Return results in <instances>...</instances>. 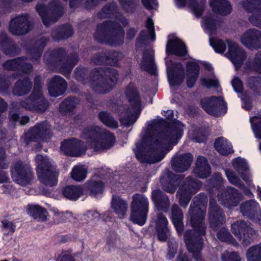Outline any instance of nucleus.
<instances>
[{"instance_id":"obj_56","label":"nucleus","mask_w":261,"mask_h":261,"mask_svg":"<svg viewBox=\"0 0 261 261\" xmlns=\"http://www.w3.org/2000/svg\"><path fill=\"white\" fill-rule=\"evenodd\" d=\"M200 81L201 84L207 88H210L211 87L217 88L218 86V82L216 80L201 78Z\"/></svg>"},{"instance_id":"obj_60","label":"nucleus","mask_w":261,"mask_h":261,"mask_svg":"<svg viewBox=\"0 0 261 261\" xmlns=\"http://www.w3.org/2000/svg\"><path fill=\"white\" fill-rule=\"evenodd\" d=\"M232 85L237 92H241L243 89L242 82L238 77H234L232 81Z\"/></svg>"},{"instance_id":"obj_23","label":"nucleus","mask_w":261,"mask_h":261,"mask_svg":"<svg viewBox=\"0 0 261 261\" xmlns=\"http://www.w3.org/2000/svg\"><path fill=\"white\" fill-rule=\"evenodd\" d=\"M67 88L65 80L60 76L56 75L51 78L48 83V89L51 96L57 97L63 94Z\"/></svg>"},{"instance_id":"obj_5","label":"nucleus","mask_w":261,"mask_h":261,"mask_svg":"<svg viewBox=\"0 0 261 261\" xmlns=\"http://www.w3.org/2000/svg\"><path fill=\"white\" fill-rule=\"evenodd\" d=\"M129 106L119 107L116 111L119 117L121 123L125 126L133 125L138 118L141 111L140 96L135 85L130 84L124 91Z\"/></svg>"},{"instance_id":"obj_6","label":"nucleus","mask_w":261,"mask_h":261,"mask_svg":"<svg viewBox=\"0 0 261 261\" xmlns=\"http://www.w3.org/2000/svg\"><path fill=\"white\" fill-rule=\"evenodd\" d=\"M91 87L99 93L109 92L116 84L118 74L116 70L112 68L100 69H95L91 73Z\"/></svg>"},{"instance_id":"obj_13","label":"nucleus","mask_w":261,"mask_h":261,"mask_svg":"<svg viewBox=\"0 0 261 261\" xmlns=\"http://www.w3.org/2000/svg\"><path fill=\"white\" fill-rule=\"evenodd\" d=\"M13 180L18 184L25 186L29 184L33 178V171L27 165H23L21 162H16L12 168Z\"/></svg>"},{"instance_id":"obj_12","label":"nucleus","mask_w":261,"mask_h":261,"mask_svg":"<svg viewBox=\"0 0 261 261\" xmlns=\"http://www.w3.org/2000/svg\"><path fill=\"white\" fill-rule=\"evenodd\" d=\"M203 109L209 114L218 117L227 111V103L221 96H211L201 101Z\"/></svg>"},{"instance_id":"obj_39","label":"nucleus","mask_w":261,"mask_h":261,"mask_svg":"<svg viewBox=\"0 0 261 261\" xmlns=\"http://www.w3.org/2000/svg\"><path fill=\"white\" fill-rule=\"evenodd\" d=\"M259 207V204L254 200H249L242 203L240 206L243 215L249 217Z\"/></svg>"},{"instance_id":"obj_46","label":"nucleus","mask_w":261,"mask_h":261,"mask_svg":"<svg viewBox=\"0 0 261 261\" xmlns=\"http://www.w3.org/2000/svg\"><path fill=\"white\" fill-rule=\"evenodd\" d=\"M76 100L75 98L70 97L63 101L60 105L61 112L65 113L71 111L76 107Z\"/></svg>"},{"instance_id":"obj_53","label":"nucleus","mask_w":261,"mask_h":261,"mask_svg":"<svg viewBox=\"0 0 261 261\" xmlns=\"http://www.w3.org/2000/svg\"><path fill=\"white\" fill-rule=\"evenodd\" d=\"M251 69L257 72L261 73V51L256 55L254 62L252 63Z\"/></svg>"},{"instance_id":"obj_41","label":"nucleus","mask_w":261,"mask_h":261,"mask_svg":"<svg viewBox=\"0 0 261 261\" xmlns=\"http://www.w3.org/2000/svg\"><path fill=\"white\" fill-rule=\"evenodd\" d=\"M247 261H261V244L250 247L246 253Z\"/></svg>"},{"instance_id":"obj_22","label":"nucleus","mask_w":261,"mask_h":261,"mask_svg":"<svg viewBox=\"0 0 261 261\" xmlns=\"http://www.w3.org/2000/svg\"><path fill=\"white\" fill-rule=\"evenodd\" d=\"M193 155L188 153L175 156L172 160V168L177 172H183L191 166Z\"/></svg>"},{"instance_id":"obj_49","label":"nucleus","mask_w":261,"mask_h":261,"mask_svg":"<svg viewBox=\"0 0 261 261\" xmlns=\"http://www.w3.org/2000/svg\"><path fill=\"white\" fill-rule=\"evenodd\" d=\"M250 122L255 137L261 139V117H254L251 119Z\"/></svg>"},{"instance_id":"obj_63","label":"nucleus","mask_w":261,"mask_h":261,"mask_svg":"<svg viewBox=\"0 0 261 261\" xmlns=\"http://www.w3.org/2000/svg\"><path fill=\"white\" fill-rule=\"evenodd\" d=\"M111 9L110 7L106 6L105 7L102 11L99 13L98 17L100 18H102L107 17H109V15L111 13Z\"/></svg>"},{"instance_id":"obj_9","label":"nucleus","mask_w":261,"mask_h":261,"mask_svg":"<svg viewBox=\"0 0 261 261\" xmlns=\"http://www.w3.org/2000/svg\"><path fill=\"white\" fill-rule=\"evenodd\" d=\"M148 200L143 195L136 194L133 197L130 219L133 223L143 225L148 211Z\"/></svg>"},{"instance_id":"obj_61","label":"nucleus","mask_w":261,"mask_h":261,"mask_svg":"<svg viewBox=\"0 0 261 261\" xmlns=\"http://www.w3.org/2000/svg\"><path fill=\"white\" fill-rule=\"evenodd\" d=\"M6 155L3 149H0V169H6L8 167V164L5 162Z\"/></svg>"},{"instance_id":"obj_44","label":"nucleus","mask_w":261,"mask_h":261,"mask_svg":"<svg viewBox=\"0 0 261 261\" xmlns=\"http://www.w3.org/2000/svg\"><path fill=\"white\" fill-rule=\"evenodd\" d=\"M87 188L90 194L95 196L98 194L102 193L104 186L100 181H90L88 184Z\"/></svg>"},{"instance_id":"obj_52","label":"nucleus","mask_w":261,"mask_h":261,"mask_svg":"<svg viewBox=\"0 0 261 261\" xmlns=\"http://www.w3.org/2000/svg\"><path fill=\"white\" fill-rule=\"evenodd\" d=\"M225 173L228 179L231 184L237 186H241L240 180L237 176H236L232 171L229 170H226L225 171Z\"/></svg>"},{"instance_id":"obj_51","label":"nucleus","mask_w":261,"mask_h":261,"mask_svg":"<svg viewBox=\"0 0 261 261\" xmlns=\"http://www.w3.org/2000/svg\"><path fill=\"white\" fill-rule=\"evenodd\" d=\"M222 261H240V257L236 252L225 251L221 255Z\"/></svg>"},{"instance_id":"obj_2","label":"nucleus","mask_w":261,"mask_h":261,"mask_svg":"<svg viewBox=\"0 0 261 261\" xmlns=\"http://www.w3.org/2000/svg\"><path fill=\"white\" fill-rule=\"evenodd\" d=\"M81 137L86 141V144L74 138L65 140L61 145L62 151L68 155L79 156L88 148L98 152L109 149L116 141L114 134L95 125H90L84 129Z\"/></svg>"},{"instance_id":"obj_50","label":"nucleus","mask_w":261,"mask_h":261,"mask_svg":"<svg viewBox=\"0 0 261 261\" xmlns=\"http://www.w3.org/2000/svg\"><path fill=\"white\" fill-rule=\"evenodd\" d=\"M211 44L217 53H223L226 50V42L221 39H215L211 40Z\"/></svg>"},{"instance_id":"obj_55","label":"nucleus","mask_w":261,"mask_h":261,"mask_svg":"<svg viewBox=\"0 0 261 261\" xmlns=\"http://www.w3.org/2000/svg\"><path fill=\"white\" fill-rule=\"evenodd\" d=\"M162 197L164 198L165 203L166 205H169V199L168 197L166 196H164L160 190H157L152 192L153 199L159 203H160V198Z\"/></svg>"},{"instance_id":"obj_29","label":"nucleus","mask_w":261,"mask_h":261,"mask_svg":"<svg viewBox=\"0 0 261 261\" xmlns=\"http://www.w3.org/2000/svg\"><path fill=\"white\" fill-rule=\"evenodd\" d=\"M194 173L201 178H206L211 173V167L205 158L199 156L196 161Z\"/></svg>"},{"instance_id":"obj_8","label":"nucleus","mask_w":261,"mask_h":261,"mask_svg":"<svg viewBox=\"0 0 261 261\" xmlns=\"http://www.w3.org/2000/svg\"><path fill=\"white\" fill-rule=\"evenodd\" d=\"M41 77L37 76L35 78V84L33 91L30 97L20 102L22 107L29 110L36 111L38 112H44L48 105L42 96L41 91Z\"/></svg>"},{"instance_id":"obj_54","label":"nucleus","mask_w":261,"mask_h":261,"mask_svg":"<svg viewBox=\"0 0 261 261\" xmlns=\"http://www.w3.org/2000/svg\"><path fill=\"white\" fill-rule=\"evenodd\" d=\"M233 165L240 174L242 173L243 171H245L247 169V164L241 159H236L234 161Z\"/></svg>"},{"instance_id":"obj_32","label":"nucleus","mask_w":261,"mask_h":261,"mask_svg":"<svg viewBox=\"0 0 261 261\" xmlns=\"http://www.w3.org/2000/svg\"><path fill=\"white\" fill-rule=\"evenodd\" d=\"M111 207L119 218H122L126 215L127 204L119 197L113 196L111 202Z\"/></svg>"},{"instance_id":"obj_18","label":"nucleus","mask_w":261,"mask_h":261,"mask_svg":"<svg viewBox=\"0 0 261 261\" xmlns=\"http://www.w3.org/2000/svg\"><path fill=\"white\" fill-rule=\"evenodd\" d=\"M228 45V57L237 67H240L246 58V55L243 49L240 48L238 45L230 41L226 40Z\"/></svg>"},{"instance_id":"obj_62","label":"nucleus","mask_w":261,"mask_h":261,"mask_svg":"<svg viewBox=\"0 0 261 261\" xmlns=\"http://www.w3.org/2000/svg\"><path fill=\"white\" fill-rule=\"evenodd\" d=\"M47 41V40L46 38H41V43H40V47L39 48V50L36 51L35 53L34 54V57L33 58L32 60H37L39 59L41 55L42 50L45 45V43Z\"/></svg>"},{"instance_id":"obj_27","label":"nucleus","mask_w":261,"mask_h":261,"mask_svg":"<svg viewBox=\"0 0 261 261\" xmlns=\"http://www.w3.org/2000/svg\"><path fill=\"white\" fill-rule=\"evenodd\" d=\"M187 85L191 88L195 85L199 74L200 67L195 61L187 63Z\"/></svg>"},{"instance_id":"obj_58","label":"nucleus","mask_w":261,"mask_h":261,"mask_svg":"<svg viewBox=\"0 0 261 261\" xmlns=\"http://www.w3.org/2000/svg\"><path fill=\"white\" fill-rule=\"evenodd\" d=\"M146 27L147 28L149 35L152 40H154L155 38V32L153 22L152 20L148 18L146 21Z\"/></svg>"},{"instance_id":"obj_40","label":"nucleus","mask_w":261,"mask_h":261,"mask_svg":"<svg viewBox=\"0 0 261 261\" xmlns=\"http://www.w3.org/2000/svg\"><path fill=\"white\" fill-rule=\"evenodd\" d=\"M177 67L181 71V74L168 73V81L170 84L172 86L179 85L181 84L185 79L184 68L181 63L176 64Z\"/></svg>"},{"instance_id":"obj_47","label":"nucleus","mask_w":261,"mask_h":261,"mask_svg":"<svg viewBox=\"0 0 261 261\" xmlns=\"http://www.w3.org/2000/svg\"><path fill=\"white\" fill-rule=\"evenodd\" d=\"M190 2V7L195 15L199 17L202 14L205 8V2L201 1L199 3L195 0H189Z\"/></svg>"},{"instance_id":"obj_19","label":"nucleus","mask_w":261,"mask_h":261,"mask_svg":"<svg viewBox=\"0 0 261 261\" xmlns=\"http://www.w3.org/2000/svg\"><path fill=\"white\" fill-rule=\"evenodd\" d=\"M242 43L249 48H258L261 47V33L255 29L246 31L241 37Z\"/></svg>"},{"instance_id":"obj_34","label":"nucleus","mask_w":261,"mask_h":261,"mask_svg":"<svg viewBox=\"0 0 261 261\" xmlns=\"http://www.w3.org/2000/svg\"><path fill=\"white\" fill-rule=\"evenodd\" d=\"M32 87V84L28 77H24L23 80H19L16 83L13 93L15 95H22L29 93Z\"/></svg>"},{"instance_id":"obj_64","label":"nucleus","mask_w":261,"mask_h":261,"mask_svg":"<svg viewBox=\"0 0 261 261\" xmlns=\"http://www.w3.org/2000/svg\"><path fill=\"white\" fill-rule=\"evenodd\" d=\"M119 2L122 7L127 11H128L127 7H131L133 4V0H119Z\"/></svg>"},{"instance_id":"obj_33","label":"nucleus","mask_w":261,"mask_h":261,"mask_svg":"<svg viewBox=\"0 0 261 261\" xmlns=\"http://www.w3.org/2000/svg\"><path fill=\"white\" fill-rule=\"evenodd\" d=\"M214 146L215 149L222 155H227L233 152L231 143L223 137L216 139Z\"/></svg>"},{"instance_id":"obj_43","label":"nucleus","mask_w":261,"mask_h":261,"mask_svg":"<svg viewBox=\"0 0 261 261\" xmlns=\"http://www.w3.org/2000/svg\"><path fill=\"white\" fill-rule=\"evenodd\" d=\"M100 121L109 127L116 128L118 126V122L108 113L101 112L99 114Z\"/></svg>"},{"instance_id":"obj_26","label":"nucleus","mask_w":261,"mask_h":261,"mask_svg":"<svg viewBox=\"0 0 261 261\" xmlns=\"http://www.w3.org/2000/svg\"><path fill=\"white\" fill-rule=\"evenodd\" d=\"M166 51L169 54L180 57L186 55L188 52L185 44L178 39H171L168 42Z\"/></svg>"},{"instance_id":"obj_42","label":"nucleus","mask_w":261,"mask_h":261,"mask_svg":"<svg viewBox=\"0 0 261 261\" xmlns=\"http://www.w3.org/2000/svg\"><path fill=\"white\" fill-rule=\"evenodd\" d=\"M72 29L70 25L66 24L60 29L59 32H54L53 37L55 40L67 38L72 35Z\"/></svg>"},{"instance_id":"obj_1","label":"nucleus","mask_w":261,"mask_h":261,"mask_svg":"<svg viewBox=\"0 0 261 261\" xmlns=\"http://www.w3.org/2000/svg\"><path fill=\"white\" fill-rule=\"evenodd\" d=\"M184 125L179 122L170 132L155 134L151 129H147L143 134L140 142L134 149L137 159L142 163H154L161 161L169 151V145L182 136Z\"/></svg>"},{"instance_id":"obj_28","label":"nucleus","mask_w":261,"mask_h":261,"mask_svg":"<svg viewBox=\"0 0 261 261\" xmlns=\"http://www.w3.org/2000/svg\"><path fill=\"white\" fill-rule=\"evenodd\" d=\"M168 222L167 218L162 214L158 215L156 220V231L160 241L165 242L167 239L169 233Z\"/></svg>"},{"instance_id":"obj_45","label":"nucleus","mask_w":261,"mask_h":261,"mask_svg":"<svg viewBox=\"0 0 261 261\" xmlns=\"http://www.w3.org/2000/svg\"><path fill=\"white\" fill-rule=\"evenodd\" d=\"M217 238L222 242H228L236 245L238 244L237 241L232 238L230 233L224 227L222 228L217 233Z\"/></svg>"},{"instance_id":"obj_24","label":"nucleus","mask_w":261,"mask_h":261,"mask_svg":"<svg viewBox=\"0 0 261 261\" xmlns=\"http://www.w3.org/2000/svg\"><path fill=\"white\" fill-rule=\"evenodd\" d=\"M180 180V179L178 175L173 174L169 171H166L165 174L161 178L163 189L166 192L170 193L175 192Z\"/></svg>"},{"instance_id":"obj_15","label":"nucleus","mask_w":261,"mask_h":261,"mask_svg":"<svg viewBox=\"0 0 261 261\" xmlns=\"http://www.w3.org/2000/svg\"><path fill=\"white\" fill-rule=\"evenodd\" d=\"M241 5L246 11L252 13L249 17L250 22L261 28V0H245Z\"/></svg>"},{"instance_id":"obj_35","label":"nucleus","mask_w":261,"mask_h":261,"mask_svg":"<svg viewBox=\"0 0 261 261\" xmlns=\"http://www.w3.org/2000/svg\"><path fill=\"white\" fill-rule=\"evenodd\" d=\"M28 213L34 219L44 221L46 219L47 211L38 205H28Z\"/></svg>"},{"instance_id":"obj_10","label":"nucleus","mask_w":261,"mask_h":261,"mask_svg":"<svg viewBox=\"0 0 261 261\" xmlns=\"http://www.w3.org/2000/svg\"><path fill=\"white\" fill-rule=\"evenodd\" d=\"M36 10L46 26H48L51 22H56L64 13L63 7L57 2H51L49 9L43 5H38Z\"/></svg>"},{"instance_id":"obj_20","label":"nucleus","mask_w":261,"mask_h":261,"mask_svg":"<svg viewBox=\"0 0 261 261\" xmlns=\"http://www.w3.org/2000/svg\"><path fill=\"white\" fill-rule=\"evenodd\" d=\"M29 135L33 140L47 141L51 137L50 125L47 122L37 124L30 129Z\"/></svg>"},{"instance_id":"obj_31","label":"nucleus","mask_w":261,"mask_h":261,"mask_svg":"<svg viewBox=\"0 0 261 261\" xmlns=\"http://www.w3.org/2000/svg\"><path fill=\"white\" fill-rule=\"evenodd\" d=\"M172 220L179 236L182 232L184 228L183 214L179 207L174 204L172 207Z\"/></svg>"},{"instance_id":"obj_4","label":"nucleus","mask_w":261,"mask_h":261,"mask_svg":"<svg viewBox=\"0 0 261 261\" xmlns=\"http://www.w3.org/2000/svg\"><path fill=\"white\" fill-rule=\"evenodd\" d=\"M118 22H120L124 27L127 24L126 19L119 15L117 16L114 21L109 20L98 24L94 36L95 39L99 42L111 45L122 44L124 31Z\"/></svg>"},{"instance_id":"obj_16","label":"nucleus","mask_w":261,"mask_h":261,"mask_svg":"<svg viewBox=\"0 0 261 261\" xmlns=\"http://www.w3.org/2000/svg\"><path fill=\"white\" fill-rule=\"evenodd\" d=\"M217 197L221 203L227 207L237 206L241 199V195L238 190L232 187H229L224 191H220Z\"/></svg>"},{"instance_id":"obj_25","label":"nucleus","mask_w":261,"mask_h":261,"mask_svg":"<svg viewBox=\"0 0 261 261\" xmlns=\"http://www.w3.org/2000/svg\"><path fill=\"white\" fill-rule=\"evenodd\" d=\"M210 226L213 229H217L220 224H222L224 222V217L222 215V210L212 200L210 201Z\"/></svg>"},{"instance_id":"obj_48","label":"nucleus","mask_w":261,"mask_h":261,"mask_svg":"<svg viewBox=\"0 0 261 261\" xmlns=\"http://www.w3.org/2000/svg\"><path fill=\"white\" fill-rule=\"evenodd\" d=\"M77 61L78 60L76 57L74 58L73 59H68L64 66L61 68L60 72L65 76L69 75Z\"/></svg>"},{"instance_id":"obj_3","label":"nucleus","mask_w":261,"mask_h":261,"mask_svg":"<svg viewBox=\"0 0 261 261\" xmlns=\"http://www.w3.org/2000/svg\"><path fill=\"white\" fill-rule=\"evenodd\" d=\"M207 202V198L204 194H200L194 197L189 211V221L194 229L186 231L184 234V241L188 250L197 260L200 256L199 252L203 247L201 237L205 233L203 220Z\"/></svg>"},{"instance_id":"obj_11","label":"nucleus","mask_w":261,"mask_h":261,"mask_svg":"<svg viewBox=\"0 0 261 261\" xmlns=\"http://www.w3.org/2000/svg\"><path fill=\"white\" fill-rule=\"evenodd\" d=\"M201 186L197 180L188 178L180 187L177 193L179 203L182 207H186L191 200L192 195L196 193Z\"/></svg>"},{"instance_id":"obj_7","label":"nucleus","mask_w":261,"mask_h":261,"mask_svg":"<svg viewBox=\"0 0 261 261\" xmlns=\"http://www.w3.org/2000/svg\"><path fill=\"white\" fill-rule=\"evenodd\" d=\"M36 172L39 181L46 186L57 185L59 172L47 156L38 154L36 156Z\"/></svg>"},{"instance_id":"obj_17","label":"nucleus","mask_w":261,"mask_h":261,"mask_svg":"<svg viewBox=\"0 0 261 261\" xmlns=\"http://www.w3.org/2000/svg\"><path fill=\"white\" fill-rule=\"evenodd\" d=\"M31 28V23L28 21L27 15H22L12 19L10 22V32L16 35L27 33Z\"/></svg>"},{"instance_id":"obj_37","label":"nucleus","mask_w":261,"mask_h":261,"mask_svg":"<svg viewBox=\"0 0 261 261\" xmlns=\"http://www.w3.org/2000/svg\"><path fill=\"white\" fill-rule=\"evenodd\" d=\"M82 193V189L80 186H67L63 191V194L65 197L74 200L77 199Z\"/></svg>"},{"instance_id":"obj_38","label":"nucleus","mask_w":261,"mask_h":261,"mask_svg":"<svg viewBox=\"0 0 261 261\" xmlns=\"http://www.w3.org/2000/svg\"><path fill=\"white\" fill-rule=\"evenodd\" d=\"M87 173V170L83 165L75 166L71 172V177L73 179L77 181L84 180Z\"/></svg>"},{"instance_id":"obj_14","label":"nucleus","mask_w":261,"mask_h":261,"mask_svg":"<svg viewBox=\"0 0 261 261\" xmlns=\"http://www.w3.org/2000/svg\"><path fill=\"white\" fill-rule=\"evenodd\" d=\"M231 231L246 246L250 243L252 236L255 233L250 225L244 221H237L233 223L231 225Z\"/></svg>"},{"instance_id":"obj_30","label":"nucleus","mask_w":261,"mask_h":261,"mask_svg":"<svg viewBox=\"0 0 261 261\" xmlns=\"http://www.w3.org/2000/svg\"><path fill=\"white\" fill-rule=\"evenodd\" d=\"M210 4L215 13L221 15H227L231 12V7L226 0H211Z\"/></svg>"},{"instance_id":"obj_36","label":"nucleus","mask_w":261,"mask_h":261,"mask_svg":"<svg viewBox=\"0 0 261 261\" xmlns=\"http://www.w3.org/2000/svg\"><path fill=\"white\" fill-rule=\"evenodd\" d=\"M122 57V55L117 52H114L111 57L97 56L92 59V62L95 64H100L105 61L106 64H109L112 65H116L117 61Z\"/></svg>"},{"instance_id":"obj_21","label":"nucleus","mask_w":261,"mask_h":261,"mask_svg":"<svg viewBox=\"0 0 261 261\" xmlns=\"http://www.w3.org/2000/svg\"><path fill=\"white\" fill-rule=\"evenodd\" d=\"M23 58H17L6 62L4 65V68L7 70H21L19 76H23V74H28L32 71V66L30 64H28Z\"/></svg>"},{"instance_id":"obj_57","label":"nucleus","mask_w":261,"mask_h":261,"mask_svg":"<svg viewBox=\"0 0 261 261\" xmlns=\"http://www.w3.org/2000/svg\"><path fill=\"white\" fill-rule=\"evenodd\" d=\"M203 23L207 29L213 30L215 29L217 21L213 17H210L205 18L203 20Z\"/></svg>"},{"instance_id":"obj_59","label":"nucleus","mask_w":261,"mask_h":261,"mask_svg":"<svg viewBox=\"0 0 261 261\" xmlns=\"http://www.w3.org/2000/svg\"><path fill=\"white\" fill-rule=\"evenodd\" d=\"M3 227L9 230L12 233H13L15 230V225L12 222L9 221L7 220H4L2 221Z\"/></svg>"}]
</instances>
